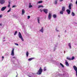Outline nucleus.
Listing matches in <instances>:
<instances>
[{
	"instance_id": "obj_1",
	"label": "nucleus",
	"mask_w": 77,
	"mask_h": 77,
	"mask_svg": "<svg viewBox=\"0 0 77 77\" xmlns=\"http://www.w3.org/2000/svg\"><path fill=\"white\" fill-rule=\"evenodd\" d=\"M42 67H40L38 71L36 72V74L37 75H41L42 74Z\"/></svg>"
},
{
	"instance_id": "obj_2",
	"label": "nucleus",
	"mask_w": 77,
	"mask_h": 77,
	"mask_svg": "<svg viewBox=\"0 0 77 77\" xmlns=\"http://www.w3.org/2000/svg\"><path fill=\"white\" fill-rule=\"evenodd\" d=\"M65 7H62V10L60 12V14H63V12H65Z\"/></svg>"
},
{
	"instance_id": "obj_3",
	"label": "nucleus",
	"mask_w": 77,
	"mask_h": 77,
	"mask_svg": "<svg viewBox=\"0 0 77 77\" xmlns=\"http://www.w3.org/2000/svg\"><path fill=\"white\" fill-rule=\"evenodd\" d=\"M18 35H19V38H20L21 39L22 41H24V39L23 38V37H22V35H21V33L20 32H19Z\"/></svg>"
},
{
	"instance_id": "obj_4",
	"label": "nucleus",
	"mask_w": 77,
	"mask_h": 77,
	"mask_svg": "<svg viewBox=\"0 0 77 77\" xmlns=\"http://www.w3.org/2000/svg\"><path fill=\"white\" fill-rule=\"evenodd\" d=\"M73 68L76 72V75L77 77V67L75 66H73Z\"/></svg>"
},
{
	"instance_id": "obj_5",
	"label": "nucleus",
	"mask_w": 77,
	"mask_h": 77,
	"mask_svg": "<svg viewBox=\"0 0 77 77\" xmlns=\"http://www.w3.org/2000/svg\"><path fill=\"white\" fill-rule=\"evenodd\" d=\"M5 0H0V3L1 5H3L5 3Z\"/></svg>"
},
{
	"instance_id": "obj_6",
	"label": "nucleus",
	"mask_w": 77,
	"mask_h": 77,
	"mask_svg": "<svg viewBox=\"0 0 77 77\" xmlns=\"http://www.w3.org/2000/svg\"><path fill=\"white\" fill-rule=\"evenodd\" d=\"M43 11L46 14H47V13H48V10L47 9L45 8L44 9H43Z\"/></svg>"
},
{
	"instance_id": "obj_7",
	"label": "nucleus",
	"mask_w": 77,
	"mask_h": 77,
	"mask_svg": "<svg viewBox=\"0 0 77 77\" xmlns=\"http://www.w3.org/2000/svg\"><path fill=\"white\" fill-rule=\"evenodd\" d=\"M11 55L12 56H14V48H13L11 51Z\"/></svg>"
},
{
	"instance_id": "obj_8",
	"label": "nucleus",
	"mask_w": 77,
	"mask_h": 77,
	"mask_svg": "<svg viewBox=\"0 0 77 77\" xmlns=\"http://www.w3.org/2000/svg\"><path fill=\"white\" fill-rule=\"evenodd\" d=\"M48 18L49 20H50V19H51V14L50 13H49Z\"/></svg>"
},
{
	"instance_id": "obj_9",
	"label": "nucleus",
	"mask_w": 77,
	"mask_h": 77,
	"mask_svg": "<svg viewBox=\"0 0 77 77\" xmlns=\"http://www.w3.org/2000/svg\"><path fill=\"white\" fill-rule=\"evenodd\" d=\"M71 6H72V4H70L69 5V9L70 10L71 9Z\"/></svg>"
},
{
	"instance_id": "obj_10",
	"label": "nucleus",
	"mask_w": 77,
	"mask_h": 77,
	"mask_svg": "<svg viewBox=\"0 0 77 77\" xmlns=\"http://www.w3.org/2000/svg\"><path fill=\"white\" fill-rule=\"evenodd\" d=\"M6 7H4L2 8L1 9V11H5V10L6 9Z\"/></svg>"
},
{
	"instance_id": "obj_11",
	"label": "nucleus",
	"mask_w": 77,
	"mask_h": 77,
	"mask_svg": "<svg viewBox=\"0 0 77 77\" xmlns=\"http://www.w3.org/2000/svg\"><path fill=\"white\" fill-rule=\"evenodd\" d=\"M65 64L66 66H69V64L68 63L67 61V60H65Z\"/></svg>"
},
{
	"instance_id": "obj_12",
	"label": "nucleus",
	"mask_w": 77,
	"mask_h": 77,
	"mask_svg": "<svg viewBox=\"0 0 77 77\" xmlns=\"http://www.w3.org/2000/svg\"><path fill=\"white\" fill-rule=\"evenodd\" d=\"M22 15H24V13H25V11L24 9H23L22 11Z\"/></svg>"
},
{
	"instance_id": "obj_13",
	"label": "nucleus",
	"mask_w": 77,
	"mask_h": 77,
	"mask_svg": "<svg viewBox=\"0 0 77 77\" xmlns=\"http://www.w3.org/2000/svg\"><path fill=\"white\" fill-rule=\"evenodd\" d=\"M35 59V58L34 57L31 58L29 59L28 60L29 61H31V60H33V59Z\"/></svg>"
},
{
	"instance_id": "obj_14",
	"label": "nucleus",
	"mask_w": 77,
	"mask_h": 77,
	"mask_svg": "<svg viewBox=\"0 0 77 77\" xmlns=\"http://www.w3.org/2000/svg\"><path fill=\"white\" fill-rule=\"evenodd\" d=\"M66 11L67 12L68 14H70V12H71V11H70V10L69 9H67Z\"/></svg>"
},
{
	"instance_id": "obj_15",
	"label": "nucleus",
	"mask_w": 77,
	"mask_h": 77,
	"mask_svg": "<svg viewBox=\"0 0 77 77\" xmlns=\"http://www.w3.org/2000/svg\"><path fill=\"white\" fill-rule=\"evenodd\" d=\"M43 29V27H42L41 29L40 30V32H41L42 33H43L44 32V29Z\"/></svg>"
},
{
	"instance_id": "obj_16",
	"label": "nucleus",
	"mask_w": 77,
	"mask_h": 77,
	"mask_svg": "<svg viewBox=\"0 0 77 77\" xmlns=\"http://www.w3.org/2000/svg\"><path fill=\"white\" fill-rule=\"evenodd\" d=\"M40 18H39V17L37 18V21H38V23L39 24H40V22H39V21H40Z\"/></svg>"
},
{
	"instance_id": "obj_17",
	"label": "nucleus",
	"mask_w": 77,
	"mask_h": 77,
	"mask_svg": "<svg viewBox=\"0 0 77 77\" xmlns=\"http://www.w3.org/2000/svg\"><path fill=\"white\" fill-rule=\"evenodd\" d=\"M53 18H56L57 17V16H56V14H54L53 15Z\"/></svg>"
},
{
	"instance_id": "obj_18",
	"label": "nucleus",
	"mask_w": 77,
	"mask_h": 77,
	"mask_svg": "<svg viewBox=\"0 0 77 77\" xmlns=\"http://www.w3.org/2000/svg\"><path fill=\"white\" fill-rule=\"evenodd\" d=\"M66 59H67V60H71V58H69L68 57H66Z\"/></svg>"
},
{
	"instance_id": "obj_19",
	"label": "nucleus",
	"mask_w": 77,
	"mask_h": 77,
	"mask_svg": "<svg viewBox=\"0 0 77 77\" xmlns=\"http://www.w3.org/2000/svg\"><path fill=\"white\" fill-rule=\"evenodd\" d=\"M71 15L72 16H73V17H74V16H75V13H74L73 12H72L71 14Z\"/></svg>"
},
{
	"instance_id": "obj_20",
	"label": "nucleus",
	"mask_w": 77,
	"mask_h": 77,
	"mask_svg": "<svg viewBox=\"0 0 77 77\" xmlns=\"http://www.w3.org/2000/svg\"><path fill=\"white\" fill-rule=\"evenodd\" d=\"M29 8H32V7L33 6H32V5H31V3H29Z\"/></svg>"
},
{
	"instance_id": "obj_21",
	"label": "nucleus",
	"mask_w": 77,
	"mask_h": 77,
	"mask_svg": "<svg viewBox=\"0 0 77 77\" xmlns=\"http://www.w3.org/2000/svg\"><path fill=\"white\" fill-rule=\"evenodd\" d=\"M68 46H69V48H71V43H69L68 44Z\"/></svg>"
},
{
	"instance_id": "obj_22",
	"label": "nucleus",
	"mask_w": 77,
	"mask_h": 77,
	"mask_svg": "<svg viewBox=\"0 0 77 77\" xmlns=\"http://www.w3.org/2000/svg\"><path fill=\"white\" fill-rule=\"evenodd\" d=\"M29 52L28 51L26 52V55L27 57H28V56H29Z\"/></svg>"
},
{
	"instance_id": "obj_23",
	"label": "nucleus",
	"mask_w": 77,
	"mask_h": 77,
	"mask_svg": "<svg viewBox=\"0 0 77 77\" xmlns=\"http://www.w3.org/2000/svg\"><path fill=\"white\" fill-rule=\"evenodd\" d=\"M41 7L43 8V6H42V5H39L38 7V8H40Z\"/></svg>"
},
{
	"instance_id": "obj_24",
	"label": "nucleus",
	"mask_w": 77,
	"mask_h": 77,
	"mask_svg": "<svg viewBox=\"0 0 77 77\" xmlns=\"http://www.w3.org/2000/svg\"><path fill=\"white\" fill-rule=\"evenodd\" d=\"M74 59H75V57H74L72 56V58L71 59V60H74Z\"/></svg>"
},
{
	"instance_id": "obj_25",
	"label": "nucleus",
	"mask_w": 77,
	"mask_h": 77,
	"mask_svg": "<svg viewBox=\"0 0 77 77\" xmlns=\"http://www.w3.org/2000/svg\"><path fill=\"white\" fill-rule=\"evenodd\" d=\"M60 65H61V66H62V67H63V68L64 67V66H63V65L62 64V63H60Z\"/></svg>"
},
{
	"instance_id": "obj_26",
	"label": "nucleus",
	"mask_w": 77,
	"mask_h": 77,
	"mask_svg": "<svg viewBox=\"0 0 77 77\" xmlns=\"http://www.w3.org/2000/svg\"><path fill=\"white\" fill-rule=\"evenodd\" d=\"M46 70H47V69H46V67H45L44 68V71H46Z\"/></svg>"
},
{
	"instance_id": "obj_27",
	"label": "nucleus",
	"mask_w": 77,
	"mask_h": 77,
	"mask_svg": "<svg viewBox=\"0 0 77 77\" xmlns=\"http://www.w3.org/2000/svg\"><path fill=\"white\" fill-rule=\"evenodd\" d=\"M57 0H55V5H56V4H57Z\"/></svg>"
},
{
	"instance_id": "obj_28",
	"label": "nucleus",
	"mask_w": 77,
	"mask_h": 77,
	"mask_svg": "<svg viewBox=\"0 0 77 77\" xmlns=\"http://www.w3.org/2000/svg\"><path fill=\"white\" fill-rule=\"evenodd\" d=\"M17 31H16L14 33V35H17Z\"/></svg>"
},
{
	"instance_id": "obj_29",
	"label": "nucleus",
	"mask_w": 77,
	"mask_h": 77,
	"mask_svg": "<svg viewBox=\"0 0 77 77\" xmlns=\"http://www.w3.org/2000/svg\"><path fill=\"white\" fill-rule=\"evenodd\" d=\"M42 3V1H39L38 3Z\"/></svg>"
},
{
	"instance_id": "obj_30",
	"label": "nucleus",
	"mask_w": 77,
	"mask_h": 77,
	"mask_svg": "<svg viewBox=\"0 0 77 77\" xmlns=\"http://www.w3.org/2000/svg\"><path fill=\"white\" fill-rule=\"evenodd\" d=\"M11 7V5L10 4H8V8H10Z\"/></svg>"
},
{
	"instance_id": "obj_31",
	"label": "nucleus",
	"mask_w": 77,
	"mask_h": 77,
	"mask_svg": "<svg viewBox=\"0 0 77 77\" xmlns=\"http://www.w3.org/2000/svg\"><path fill=\"white\" fill-rule=\"evenodd\" d=\"M11 11V9L10 8V9L7 12H9Z\"/></svg>"
},
{
	"instance_id": "obj_32",
	"label": "nucleus",
	"mask_w": 77,
	"mask_h": 77,
	"mask_svg": "<svg viewBox=\"0 0 77 77\" xmlns=\"http://www.w3.org/2000/svg\"><path fill=\"white\" fill-rule=\"evenodd\" d=\"M14 44L15 45H17V46H18L19 45H18V44H17V43H14Z\"/></svg>"
},
{
	"instance_id": "obj_33",
	"label": "nucleus",
	"mask_w": 77,
	"mask_h": 77,
	"mask_svg": "<svg viewBox=\"0 0 77 77\" xmlns=\"http://www.w3.org/2000/svg\"><path fill=\"white\" fill-rule=\"evenodd\" d=\"M16 5H13L12 6V8H16Z\"/></svg>"
},
{
	"instance_id": "obj_34",
	"label": "nucleus",
	"mask_w": 77,
	"mask_h": 77,
	"mask_svg": "<svg viewBox=\"0 0 77 77\" xmlns=\"http://www.w3.org/2000/svg\"><path fill=\"white\" fill-rule=\"evenodd\" d=\"M30 18V16H28V19H29Z\"/></svg>"
},
{
	"instance_id": "obj_35",
	"label": "nucleus",
	"mask_w": 77,
	"mask_h": 77,
	"mask_svg": "<svg viewBox=\"0 0 77 77\" xmlns=\"http://www.w3.org/2000/svg\"><path fill=\"white\" fill-rule=\"evenodd\" d=\"M40 12H42V11H43V10H42V9H40Z\"/></svg>"
},
{
	"instance_id": "obj_36",
	"label": "nucleus",
	"mask_w": 77,
	"mask_h": 77,
	"mask_svg": "<svg viewBox=\"0 0 77 77\" xmlns=\"http://www.w3.org/2000/svg\"><path fill=\"white\" fill-rule=\"evenodd\" d=\"M13 59H17V58H16V57H13Z\"/></svg>"
},
{
	"instance_id": "obj_37",
	"label": "nucleus",
	"mask_w": 77,
	"mask_h": 77,
	"mask_svg": "<svg viewBox=\"0 0 77 77\" xmlns=\"http://www.w3.org/2000/svg\"><path fill=\"white\" fill-rule=\"evenodd\" d=\"M56 30L57 32H59V30L57 29H56Z\"/></svg>"
},
{
	"instance_id": "obj_38",
	"label": "nucleus",
	"mask_w": 77,
	"mask_h": 77,
	"mask_svg": "<svg viewBox=\"0 0 77 77\" xmlns=\"http://www.w3.org/2000/svg\"><path fill=\"white\" fill-rule=\"evenodd\" d=\"M8 3H9V5H10V4H11V2H8Z\"/></svg>"
},
{
	"instance_id": "obj_39",
	"label": "nucleus",
	"mask_w": 77,
	"mask_h": 77,
	"mask_svg": "<svg viewBox=\"0 0 77 77\" xmlns=\"http://www.w3.org/2000/svg\"><path fill=\"white\" fill-rule=\"evenodd\" d=\"M2 15H0V18H2Z\"/></svg>"
},
{
	"instance_id": "obj_40",
	"label": "nucleus",
	"mask_w": 77,
	"mask_h": 77,
	"mask_svg": "<svg viewBox=\"0 0 77 77\" xmlns=\"http://www.w3.org/2000/svg\"><path fill=\"white\" fill-rule=\"evenodd\" d=\"M2 60H3V59H4V57L3 56L2 57Z\"/></svg>"
},
{
	"instance_id": "obj_41",
	"label": "nucleus",
	"mask_w": 77,
	"mask_h": 77,
	"mask_svg": "<svg viewBox=\"0 0 77 77\" xmlns=\"http://www.w3.org/2000/svg\"><path fill=\"white\" fill-rule=\"evenodd\" d=\"M0 26H2V23H0Z\"/></svg>"
},
{
	"instance_id": "obj_42",
	"label": "nucleus",
	"mask_w": 77,
	"mask_h": 77,
	"mask_svg": "<svg viewBox=\"0 0 77 77\" xmlns=\"http://www.w3.org/2000/svg\"><path fill=\"white\" fill-rule=\"evenodd\" d=\"M63 0H60V2H62Z\"/></svg>"
},
{
	"instance_id": "obj_43",
	"label": "nucleus",
	"mask_w": 77,
	"mask_h": 77,
	"mask_svg": "<svg viewBox=\"0 0 77 77\" xmlns=\"http://www.w3.org/2000/svg\"><path fill=\"white\" fill-rule=\"evenodd\" d=\"M76 4H77V0L76 2Z\"/></svg>"
},
{
	"instance_id": "obj_44",
	"label": "nucleus",
	"mask_w": 77,
	"mask_h": 77,
	"mask_svg": "<svg viewBox=\"0 0 77 77\" xmlns=\"http://www.w3.org/2000/svg\"><path fill=\"white\" fill-rule=\"evenodd\" d=\"M4 39H5V37H4L3 38Z\"/></svg>"
},
{
	"instance_id": "obj_45",
	"label": "nucleus",
	"mask_w": 77,
	"mask_h": 77,
	"mask_svg": "<svg viewBox=\"0 0 77 77\" xmlns=\"http://www.w3.org/2000/svg\"><path fill=\"white\" fill-rule=\"evenodd\" d=\"M4 41H5V40H4L3 41V42H4Z\"/></svg>"
},
{
	"instance_id": "obj_46",
	"label": "nucleus",
	"mask_w": 77,
	"mask_h": 77,
	"mask_svg": "<svg viewBox=\"0 0 77 77\" xmlns=\"http://www.w3.org/2000/svg\"><path fill=\"white\" fill-rule=\"evenodd\" d=\"M59 37H60V35H58Z\"/></svg>"
},
{
	"instance_id": "obj_47",
	"label": "nucleus",
	"mask_w": 77,
	"mask_h": 77,
	"mask_svg": "<svg viewBox=\"0 0 77 77\" xmlns=\"http://www.w3.org/2000/svg\"><path fill=\"white\" fill-rule=\"evenodd\" d=\"M29 77H31V76H29Z\"/></svg>"
},
{
	"instance_id": "obj_48",
	"label": "nucleus",
	"mask_w": 77,
	"mask_h": 77,
	"mask_svg": "<svg viewBox=\"0 0 77 77\" xmlns=\"http://www.w3.org/2000/svg\"><path fill=\"white\" fill-rule=\"evenodd\" d=\"M9 0L10 1H11V0Z\"/></svg>"
},
{
	"instance_id": "obj_49",
	"label": "nucleus",
	"mask_w": 77,
	"mask_h": 77,
	"mask_svg": "<svg viewBox=\"0 0 77 77\" xmlns=\"http://www.w3.org/2000/svg\"><path fill=\"white\" fill-rule=\"evenodd\" d=\"M65 32H66V30Z\"/></svg>"
},
{
	"instance_id": "obj_50",
	"label": "nucleus",
	"mask_w": 77,
	"mask_h": 77,
	"mask_svg": "<svg viewBox=\"0 0 77 77\" xmlns=\"http://www.w3.org/2000/svg\"><path fill=\"white\" fill-rule=\"evenodd\" d=\"M30 73H29V74H30Z\"/></svg>"
}]
</instances>
